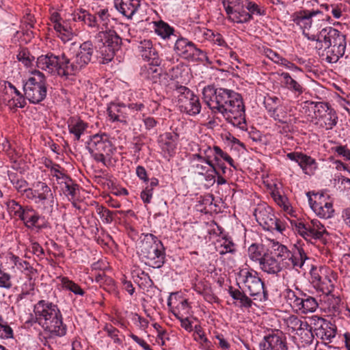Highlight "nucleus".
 Segmentation results:
<instances>
[{"label":"nucleus","mask_w":350,"mask_h":350,"mask_svg":"<svg viewBox=\"0 0 350 350\" xmlns=\"http://www.w3.org/2000/svg\"><path fill=\"white\" fill-rule=\"evenodd\" d=\"M211 156L202 157L201 154H192L190 160V168L192 173L196 176L204 175L211 167L212 172H216L213 165Z\"/></svg>","instance_id":"obj_22"},{"label":"nucleus","mask_w":350,"mask_h":350,"mask_svg":"<svg viewBox=\"0 0 350 350\" xmlns=\"http://www.w3.org/2000/svg\"><path fill=\"white\" fill-rule=\"evenodd\" d=\"M325 16L322 11L308 2L306 6L293 15V22L304 31H315L325 23Z\"/></svg>","instance_id":"obj_6"},{"label":"nucleus","mask_w":350,"mask_h":350,"mask_svg":"<svg viewBox=\"0 0 350 350\" xmlns=\"http://www.w3.org/2000/svg\"><path fill=\"white\" fill-rule=\"evenodd\" d=\"M220 247L222 248V250L219 251L221 255H224L226 253L232 254L236 251L234 243L231 239L226 237L223 238V241L221 243Z\"/></svg>","instance_id":"obj_48"},{"label":"nucleus","mask_w":350,"mask_h":350,"mask_svg":"<svg viewBox=\"0 0 350 350\" xmlns=\"http://www.w3.org/2000/svg\"><path fill=\"white\" fill-rule=\"evenodd\" d=\"M291 261L293 268L297 270L303 267L306 260L308 259L306 254L303 248H297L293 252H291L289 256L287 257Z\"/></svg>","instance_id":"obj_29"},{"label":"nucleus","mask_w":350,"mask_h":350,"mask_svg":"<svg viewBox=\"0 0 350 350\" xmlns=\"http://www.w3.org/2000/svg\"><path fill=\"white\" fill-rule=\"evenodd\" d=\"M314 332L316 336L325 343L332 342L337 332L336 325L317 316L314 317Z\"/></svg>","instance_id":"obj_18"},{"label":"nucleus","mask_w":350,"mask_h":350,"mask_svg":"<svg viewBox=\"0 0 350 350\" xmlns=\"http://www.w3.org/2000/svg\"><path fill=\"white\" fill-rule=\"evenodd\" d=\"M320 38L323 39V50H326V60L336 63L345 55L347 46L346 36L332 27L320 31Z\"/></svg>","instance_id":"obj_5"},{"label":"nucleus","mask_w":350,"mask_h":350,"mask_svg":"<svg viewBox=\"0 0 350 350\" xmlns=\"http://www.w3.org/2000/svg\"><path fill=\"white\" fill-rule=\"evenodd\" d=\"M203 99L213 113H220L234 126L245 129V106L241 94L234 91L213 85L202 91Z\"/></svg>","instance_id":"obj_1"},{"label":"nucleus","mask_w":350,"mask_h":350,"mask_svg":"<svg viewBox=\"0 0 350 350\" xmlns=\"http://www.w3.org/2000/svg\"><path fill=\"white\" fill-rule=\"evenodd\" d=\"M155 33L163 39H168L172 36L176 37L174 34V29L170 27L167 23L160 21L154 23Z\"/></svg>","instance_id":"obj_32"},{"label":"nucleus","mask_w":350,"mask_h":350,"mask_svg":"<svg viewBox=\"0 0 350 350\" xmlns=\"http://www.w3.org/2000/svg\"><path fill=\"white\" fill-rule=\"evenodd\" d=\"M264 105L269 115L282 104L281 100L277 96H267L265 97Z\"/></svg>","instance_id":"obj_45"},{"label":"nucleus","mask_w":350,"mask_h":350,"mask_svg":"<svg viewBox=\"0 0 350 350\" xmlns=\"http://www.w3.org/2000/svg\"><path fill=\"white\" fill-rule=\"evenodd\" d=\"M153 195V190L146 187L141 192L140 197L142 201L146 204H149L151 202Z\"/></svg>","instance_id":"obj_62"},{"label":"nucleus","mask_w":350,"mask_h":350,"mask_svg":"<svg viewBox=\"0 0 350 350\" xmlns=\"http://www.w3.org/2000/svg\"><path fill=\"white\" fill-rule=\"evenodd\" d=\"M87 12V10L83 9H77L72 13V20L74 21H81L84 23L85 21V13Z\"/></svg>","instance_id":"obj_64"},{"label":"nucleus","mask_w":350,"mask_h":350,"mask_svg":"<svg viewBox=\"0 0 350 350\" xmlns=\"http://www.w3.org/2000/svg\"><path fill=\"white\" fill-rule=\"evenodd\" d=\"M248 254L252 260L260 262L264 254H262V246L255 243L252 244L248 248Z\"/></svg>","instance_id":"obj_46"},{"label":"nucleus","mask_w":350,"mask_h":350,"mask_svg":"<svg viewBox=\"0 0 350 350\" xmlns=\"http://www.w3.org/2000/svg\"><path fill=\"white\" fill-rule=\"evenodd\" d=\"M260 269L269 273L278 275L282 271L280 262L269 254L265 253L262 260L260 261Z\"/></svg>","instance_id":"obj_26"},{"label":"nucleus","mask_w":350,"mask_h":350,"mask_svg":"<svg viewBox=\"0 0 350 350\" xmlns=\"http://www.w3.org/2000/svg\"><path fill=\"white\" fill-rule=\"evenodd\" d=\"M182 68V66H180L179 65H177L176 66L172 67L169 70V72L165 73L167 74V77L169 76L171 80H174L181 76Z\"/></svg>","instance_id":"obj_61"},{"label":"nucleus","mask_w":350,"mask_h":350,"mask_svg":"<svg viewBox=\"0 0 350 350\" xmlns=\"http://www.w3.org/2000/svg\"><path fill=\"white\" fill-rule=\"evenodd\" d=\"M94 46L91 42H83L75 53H64L61 55L48 53L37 59V66L52 75L68 79L75 75L91 61Z\"/></svg>","instance_id":"obj_2"},{"label":"nucleus","mask_w":350,"mask_h":350,"mask_svg":"<svg viewBox=\"0 0 350 350\" xmlns=\"http://www.w3.org/2000/svg\"><path fill=\"white\" fill-rule=\"evenodd\" d=\"M196 336L195 337V340L200 342L202 345H205L208 347L211 342L207 339V338L204 336L203 332L201 329H198L196 331Z\"/></svg>","instance_id":"obj_63"},{"label":"nucleus","mask_w":350,"mask_h":350,"mask_svg":"<svg viewBox=\"0 0 350 350\" xmlns=\"http://www.w3.org/2000/svg\"><path fill=\"white\" fill-rule=\"evenodd\" d=\"M304 35L308 38L309 40L316 41L319 46H317L316 48L319 50L323 49V39L322 40L320 38V33L318 35L310 34L309 31H303Z\"/></svg>","instance_id":"obj_60"},{"label":"nucleus","mask_w":350,"mask_h":350,"mask_svg":"<svg viewBox=\"0 0 350 350\" xmlns=\"http://www.w3.org/2000/svg\"><path fill=\"white\" fill-rule=\"evenodd\" d=\"M299 165L306 174H313L317 168V163L315 159L305 154H303V156H301Z\"/></svg>","instance_id":"obj_37"},{"label":"nucleus","mask_w":350,"mask_h":350,"mask_svg":"<svg viewBox=\"0 0 350 350\" xmlns=\"http://www.w3.org/2000/svg\"><path fill=\"white\" fill-rule=\"evenodd\" d=\"M12 259L17 269L24 272L30 280L32 278V276L37 273L36 269H35L29 262L23 260L16 256H13Z\"/></svg>","instance_id":"obj_31"},{"label":"nucleus","mask_w":350,"mask_h":350,"mask_svg":"<svg viewBox=\"0 0 350 350\" xmlns=\"http://www.w3.org/2000/svg\"><path fill=\"white\" fill-rule=\"evenodd\" d=\"M269 116L274 120L278 121L282 124H291V115H288L286 107H283L282 105Z\"/></svg>","instance_id":"obj_35"},{"label":"nucleus","mask_w":350,"mask_h":350,"mask_svg":"<svg viewBox=\"0 0 350 350\" xmlns=\"http://www.w3.org/2000/svg\"><path fill=\"white\" fill-rule=\"evenodd\" d=\"M98 38L103 42L101 53L103 55V63L110 62L116 51H118L122 44V38L113 30L101 31L98 34Z\"/></svg>","instance_id":"obj_15"},{"label":"nucleus","mask_w":350,"mask_h":350,"mask_svg":"<svg viewBox=\"0 0 350 350\" xmlns=\"http://www.w3.org/2000/svg\"><path fill=\"white\" fill-rule=\"evenodd\" d=\"M32 74L33 76L24 83L23 90L30 103L38 104L46 96V81L44 75L39 70H35Z\"/></svg>","instance_id":"obj_7"},{"label":"nucleus","mask_w":350,"mask_h":350,"mask_svg":"<svg viewBox=\"0 0 350 350\" xmlns=\"http://www.w3.org/2000/svg\"><path fill=\"white\" fill-rule=\"evenodd\" d=\"M286 323L289 329L293 332L296 331V332L308 324V322L301 321L295 315L289 316L286 319Z\"/></svg>","instance_id":"obj_43"},{"label":"nucleus","mask_w":350,"mask_h":350,"mask_svg":"<svg viewBox=\"0 0 350 350\" xmlns=\"http://www.w3.org/2000/svg\"><path fill=\"white\" fill-rule=\"evenodd\" d=\"M337 123L338 116L333 109L329 110L317 122V124H319L321 128L325 129L327 131L332 129Z\"/></svg>","instance_id":"obj_28"},{"label":"nucleus","mask_w":350,"mask_h":350,"mask_svg":"<svg viewBox=\"0 0 350 350\" xmlns=\"http://www.w3.org/2000/svg\"><path fill=\"white\" fill-rule=\"evenodd\" d=\"M68 127L69 133L74 135L75 140L79 141L88 128V124L80 118L71 117L68 119Z\"/></svg>","instance_id":"obj_27"},{"label":"nucleus","mask_w":350,"mask_h":350,"mask_svg":"<svg viewBox=\"0 0 350 350\" xmlns=\"http://www.w3.org/2000/svg\"><path fill=\"white\" fill-rule=\"evenodd\" d=\"M254 215L259 225L265 230L282 232L285 229L283 222L275 216L273 209L267 204L258 205Z\"/></svg>","instance_id":"obj_12"},{"label":"nucleus","mask_w":350,"mask_h":350,"mask_svg":"<svg viewBox=\"0 0 350 350\" xmlns=\"http://www.w3.org/2000/svg\"><path fill=\"white\" fill-rule=\"evenodd\" d=\"M12 184L14 187L16 188V189L18 192H24L26 193V195L27 194L28 190H30V188H28V183L24 179H16V180H12Z\"/></svg>","instance_id":"obj_56"},{"label":"nucleus","mask_w":350,"mask_h":350,"mask_svg":"<svg viewBox=\"0 0 350 350\" xmlns=\"http://www.w3.org/2000/svg\"><path fill=\"white\" fill-rule=\"evenodd\" d=\"M310 3H311L312 5L318 9L319 11H322L323 14L325 16V21H328L330 19V10L332 6V4H327V3H323V4H319L318 1L317 0L312 1Z\"/></svg>","instance_id":"obj_50"},{"label":"nucleus","mask_w":350,"mask_h":350,"mask_svg":"<svg viewBox=\"0 0 350 350\" xmlns=\"http://www.w3.org/2000/svg\"><path fill=\"white\" fill-rule=\"evenodd\" d=\"M290 223L293 230L311 243L312 240L321 239L324 234L327 233L324 226L318 219H312L306 224L290 220Z\"/></svg>","instance_id":"obj_14"},{"label":"nucleus","mask_w":350,"mask_h":350,"mask_svg":"<svg viewBox=\"0 0 350 350\" xmlns=\"http://www.w3.org/2000/svg\"><path fill=\"white\" fill-rule=\"evenodd\" d=\"M314 201L309 198V203L313 211L320 217L328 219L332 217L334 210L332 202L329 201L328 196L323 193L314 194Z\"/></svg>","instance_id":"obj_19"},{"label":"nucleus","mask_w":350,"mask_h":350,"mask_svg":"<svg viewBox=\"0 0 350 350\" xmlns=\"http://www.w3.org/2000/svg\"><path fill=\"white\" fill-rule=\"evenodd\" d=\"M222 3L230 21L237 23L248 22L250 16L243 9L244 0H222Z\"/></svg>","instance_id":"obj_17"},{"label":"nucleus","mask_w":350,"mask_h":350,"mask_svg":"<svg viewBox=\"0 0 350 350\" xmlns=\"http://www.w3.org/2000/svg\"><path fill=\"white\" fill-rule=\"evenodd\" d=\"M104 331H105L107 333V335L113 340L114 342L118 344H120L122 342L121 340L118 338V334L119 330L117 328L114 327L111 325H107L104 327Z\"/></svg>","instance_id":"obj_54"},{"label":"nucleus","mask_w":350,"mask_h":350,"mask_svg":"<svg viewBox=\"0 0 350 350\" xmlns=\"http://www.w3.org/2000/svg\"><path fill=\"white\" fill-rule=\"evenodd\" d=\"M27 197L34 202L38 208L46 213H51L55 205V198L51 188L43 182H38L34 189L28 190Z\"/></svg>","instance_id":"obj_8"},{"label":"nucleus","mask_w":350,"mask_h":350,"mask_svg":"<svg viewBox=\"0 0 350 350\" xmlns=\"http://www.w3.org/2000/svg\"><path fill=\"white\" fill-rule=\"evenodd\" d=\"M3 321H0V338H12L13 337V330L7 324L3 323Z\"/></svg>","instance_id":"obj_55"},{"label":"nucleus","mask_w":350,"mask_h":350,"mask_svg":"<svg viewBox=\"0 0 350 350\" xmlns=\"http://www.w3.org/2000/svg\"><path fill=\"white\" fill-rule=\"evenodd\" d=\"M125 109L126 106L124 105L111 103L107 108V113L110 120L113 122H122V118H124L123 110Z\"/></svg>","instance_id":"obj_36"},{"label":"nucleus","mask_w":350,"mask_h":350,"mask_svg":"<svg viewBox=\"0 0 350 350\" xmlns=\"http://www.w3.org/2000/svg\"><path fill=\"white\" fill-rule=\"evenodd\" d=\"M241 276L243 278V282L245 292L248 293L250 296L258 297L264 293V283L256 271H247L243 272Z\"/></svg>","instance_id":"obj_20"},{"label":"nucleus","mask_w":350,"mask_h":350,"mask_svg":"<svg viewBox=\"0 0 350 350\" xmlns=\"http://www.w3.org/2000/svg\"><path fill=\"white\" fill-rule=\"evenodd\" d=\"M178 135L175 133H165L161 140L163 142V150H166L169 154L173 152L176 148V142Z\"/></svg>","instance_id":"obj_33"},{"label":"nucleus","mask_w":350,"mask_h":350,"mask_svg":"<svg viewBox=\"0 0 350 350\" xmlns=\"http://www.w3.org/2000/svg\"><path fill=\"white\" fill-rule=\"evenodd\" d=\"M26 100L23 94L12 97L8 102V106L11 109H16L17 108H23L26 105Z\"/></svg>","instance_id":"obj_47"},{"label":"nucleus","mask_w":350,"mask_h":350,"mask_svg":"<svg viewBox=\"0 0 350 350\" xmlns=\"http://www.w3.org/2000/svg\"><path fill=\"white\" fill-rule=\"evenodd\" d=\"M41 217L39 213L30 206H26L20 219L23 222L24 225L29 229L36 228L41 230L45 227L44 225L39 224Z\"/></svg>","instance_id":"obj_23"},{"label":"nucleus","mask_w":350,"mask_h":350,"mask_svg":"<svg viewBox=\"0 0 350 350\" xmlns=\"http://www.w3.org/2000/svg\"><path fill=\"white\" fill-rule=\"evenodd\" d=\"M174 51L178 56L189 61L211 62L206 52L197 48L193 42L180 36L175 41Z\"/></svg>","instance_id":"obj_9"},{"label":"nucleus","mask_w":350,"mask_h":350,"mask_svg":"<svg viewBox=\"0 0 350 350\" xmlns=\"http://www.w3.org/2000/svg\"><path fill=\"white\" fill-rule=\"evenodd\" d=\"M116 8L124 16L131 18L140 6L139 0H114Z\"/></svg>","instance_id":"obj_25"},{"label":"nucleus","mask_w":350,"mask_h":350,"mask_svg":"<svg viewBox=\"0 0 350 350\" xmlns=\"http://www.w3.org/2000/svg\"><path fill=\"white\" fill-rule=\"evenodd\" d=\"M55 29L62 34V39L66 42L72 39V33L61 23H57L54 25Z\"/></svg>","instance_id":"obj_53"},{"label":"nucleus","mask_w":350,"mask_h":350,"mask_svg":"<svg viewBox=\"0 0 350 350\" xmlns=\"http://www.w3.org/2000/svg\"><path fill=\"white\" fill-rule=\"evenodd\" d=\"M87 149L95 161L106 165L105 157L111 156L113 148L108 136L103 133L94 135L88 143Z\"/></svg>","instance_id":"obj_11"},{"label":"nucleus","mask_w":350,"mask_h":350,"mask_svg":"<svg viewBox=\"0 0 350 350\" xmlns=\"http://www.w3.org/2000/svg\"><path fill=\"white\" fill-rule=\"evenodd\" d=\"M17 59L25 66H29L31 64V62L34 59V57L29 54L28 51L23 49L17 55Z\"/></svg>","instance_id":"obj_52"},{"label":"nucleus","mask_w":350,"mask_h":350,"mask_svg":"<svg viewBox=\"0 0 350 350\" xmlns=\"http://www.w3.org/2000/svg\"><path fill=\"white\" fill-rule=\"evenodd\" d=\"M59 184L64 185L62 191L69 199L75 198L79 186L70 176L66 177V179L59 182Z\"/></svg>","instance_id":"obj_30"},{"label":"nucleus","mask_w":350,"mask_h":350,"mask_svg":"<svg viewBox=\"0 0 350 350\" xmlns=\"http://www.w3.org/2000/svg\"><path fill=\"white\" fill-rule=\"evenodd\" d=\"M260 350H287L284 334L280 330L271 331L260 343Z\"/></svg>","instance_id":"obj_21"},{"label":"nucleus","mask_w":350,"mask_h":350,"mask_svg":"<svg viewBox=\"0 0 350 350\" xmlns=\"http://www.w3.org/2000/svg\"><path fill=\"white\" fill-rule=\"evenodd\" d=\"M286 297L292 308L301 314H306L314 312L319 306L316 299L307 295L299 289L296 291L288 290Z\"/></svg>","instance_id":"obj_10"},{"label":"nucleus","mask_w":350,"mask_h":350,"mask_svg":"<svg viewBox=\"0 0 350 350\" xmlns=\"http://www.w3.org/2000/svg\"><path fill=\"white\" fill-rule=\"evenodd\" d=\"M273 250L275 252V254L278 258H287L291 254V252L288 250V248L285 245L280 244L279 243H273Z\"/></svg>","instance_id":"obj_51"},{"label":"nucleus","mask_w":350,"mask_h":350,"mask_svg":"<svg viewBox=\"0 0 350 350\" xmlns=\"http://www.w3.org/2000/svg\"><path fill=\"white\" fill-rule=\"evenodd\" d=\"M296 334L301 340V342L304 343L303 345H310L313 341L312 327L308 323L297 332Z\"/></svg>","instance_id":"obj_40"},{"label":"nucleus","mask_w":350,"mask_h":350,"mask_svg":"<svg viewBox=\"0 0 350 350\" xmlns=\"http://www.w3.org/2000/svg\"><path fill=\"white\" fill-rule=\"evenodd\" d=\"M310 104L313 105V111L315 119L317 120L332 109L328 105L327 103L322 102H310Z\"/></svg>","instance_id":"obj_42"},{"label":"nucleus","mask_w":350,"mask_h":350,"mask_svg":"<svg viewBox=\"0 0 350 350\" xmlns=\"http://www.w3.org/2000/svg\"><path fill=\"white\" fill-rule=\"evenodd\" d=\"M97 212L104 223L111 224L113 221L114 215L113 211H111L103 206H100L98 208Z\"/></svg>","instance_id":"obj_49"},{"label":"nucleus","mask_w":350,"mask_h":350,"mask_svg":"<svg viewBox=\"0 0 350 350\" xmlns=\"http://www.w3.org/2000/svg\"><path fill=\"white\" fill-rule=\"evenodd\" d=\"M161 59L157 62L154 61L148 62L147 64L144 65L140 68V77L146 81L152 83H159L165 85V80L167 79V74L163 72L162 68L160 67Z\"/></svg>","instance_id":"obj_16"},{"label":"nucleus","mask_w":350,"mask_h":350,"mask_svg":"<svg viewBox=\"0 0 350 350\" xmlns=\"http://www.w3.org/2000/svg\"><path fill=\"white\" fill-rule=\"evenodd\" d=\"M7 208L10 215L12 217H17L19 219L23 214L25 206H21L18 202L14 200H9L7 203Z\"/></svg>","instance_id":"obj_44"},{"label":"nucleus","mask_w":350,"mask_h":350,"mask_svg":"<svg viewBox=\"0 0 350 350\" xmlns=\"http://www.w3.org/2000/svg\"><path fill=\"white\" fill-rule=\"evenodd\" d=\"M178 107L181 112L190 116H196L200 112L201 104L198 96L195 95L188 88L177 85Z\"/></svg>","instance_id":"obj_13"},{"label":"nucleus","mask_w":350,"mask_h":350,"mask_svg":"<svg viewBox=\"0 0 350 350\" xmlns=\"http://www.w3.org/2000/svg\"><path fill=\"white\" fill-rule=\"evenodd\" d=\"M12 286L10 275L1 271L0 273V288L9 289Z\"/></svg>","instance_id":"obj_57"},{"label":"nucleus","mask_w":350,"mask_h":350,"mask_svg":"<svg viewBox=\"0 0 350 350\" xmlns=\"http://www.w3.org/2000/svg\"><path fill=\"white\" fill-rule=\"evenodd\" d=\"M51 175L56 178L57 183L61 182L66 179V177H68L67 174L64 173V169L62 168L59 165L55 166V168L51 172Z\"/></svg>","instance_id":"obj_58"},{"label":"nucleus","mask_w":350,"mask_h":350,"mask_svg":"<svg viewBox=\"0 0 350 350\" xmlns=\"http://www.w3.org/2000/svg\"><path fill=\"white\" fill-rule=\"evenodd\" d=\"M137 50L143 59L148 62H157L161 59L157 50L150 40L141 41L137 46Z\"/></svg>","instance_id":"obj_24"},{"label":"nucleus","mask_w":350,"mask_h":350,"mask_svg":"<svg viewBox=\"0 0 350 350\" xmlns=\"http://www.w3.org/2000/svg\"><path fill=\"white\" fill-rule=\"evenodd\" d=\"M137 254L146 265L152 268H161L165 262L163 244L157 237L151 233L142 234Z\"/></svg>","instance_id":"obj_4"},{"label":"nucleus","mask_w":350,"mask_h":350,"mask_svg":"<svg viewBox=\"0 0 350 350\" xmlns=\"http://www.w3.org/2000/svg\"><path fill=\"white\" fill-rule=\"evenodd\" d=\"M281 77L284 79L285 86L290 90L301 94L303 92L302 86L295 79H293L289 73L282 72Z\"/></svg>","instance_id":"obj_39"},{"label":"nucleus","mask_w":350,"mask_h":350,"mask_svg":"<svg viewBox=\"0 0 350 350\" xmlns=\"http://www.w3.org/2000/svg\"><path fill=\"white\" fill-rule=\"evenodd\" d=\"M60 281L63 288L70 291L75 295H83L85 294V291L77 284L68 278L62 277Z\"/></svg>","instance_id":"obj_41"},{"label":"nucleus","mask_w":350,"mask_h":350,"mask_svg":"<svg viewBox=\"0 0 350 350\" xmlns=\"http://www.w3.org/2000/svg\"><path fill=\"white\" fill-rule=\"evenodd\" d=\"M338 156L344 157L347 161H350V150L346 146H338L332 148Z\"/></svg>","instance_id":"obj_59"},{"label":"nucleus","mask_w":350,"mask_h":350,"mask_svg":"<svg viewBox=\"0 0 350 350\" xmlns=\"http://www.w3.org/2000/svg\"><path fill=\"white\" fill-rule=\"evenodd\" d=\"M35 317L27 321L31 325L38 323L51 336H63L66 334V325L57 306L46 300H40L33 307Z\"/></svg>","instance_id":"obj_3"},{"label":"nucleus","mask_w":350,"mask_h":350,"mask_svg":"<svg viewBox=\"0 0 350 350\" xmlns=\"http://www.w3.org/2000/svg\"><path fill=\"white\" fill-rule=\"evenodd\" d=\"M134 282L137 283L140 288L150 286L153 284L148 273H145L142 270H135L132 273Z\"/></svg>","instance_id":"obj_34"},{"label":"nucleus","mask_w":350,"mask_h":350,"mask_svg":"<svg viewBox=\"0 0 350 350\" xmlns=\"http://www.w3.org/2000/svg\"><path fill=\"white\" fill-rule=\"evenodd\" d=\"M243 9L246 10V14L250 16L248 21L252 19V15H265V10L262 8L260 7L257 3L249 0H244Z\"/></svg>","instance_id":"obj_38"}]
</instances>
